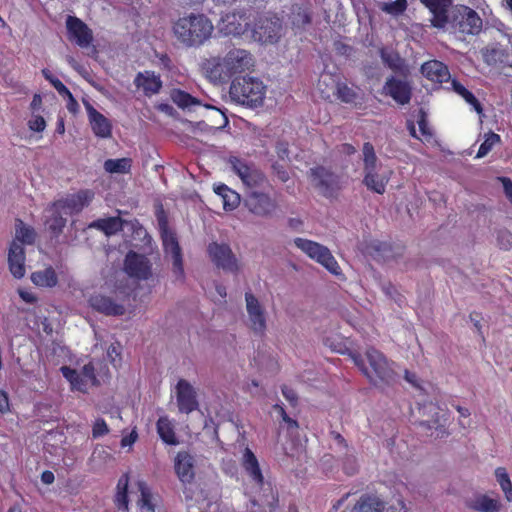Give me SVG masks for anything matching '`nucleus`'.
Masks as SVG:
<instances>
[{
  "mask_svg": "<svg viewBox=\"0 0 512 512\" xmlns=\"http://www.w3.org/2000/svg\"><path fill=\"white\" fill-rule=\"evenodd\" d=\"M242 467L257 486L262 487L264 485V476L260 469V465L257 457L250 448H245L242 457Z\"/></svg>",
  "mask_w": 512,
  "mask_h": 512,
  "instance_id": "27",
  "label": "nucleus"
},
{
  "mask_svg": "<svg viewBox=\"0 0 512 512\" xmlns=\"http://www.w3.org/2000/svg\"><path fill=\"white\" fill-rule=\"evenodd\" d=\"M276 153L279 158L285 159L289 156L288 144L286 142H278L276 145Z\"/></svg>",
  "mask_w": 512,
  "mask_h": 512,
  "instance_id": "61",
  "label": "nucleus"
},
{
  "mask_svg": "<svg viewBox=\"0 0 512 512\" xmlns=\"http://www.w3.org/2000/svg\"><path fill=\"white\" fill-rule=\"evenodd\" d=\"M421 73L428 80L435 83L448 82L451 78L446 64L439 60H429L421 65Z\"/></svg>",
  "mask_w": 512,
  "mask_h": 512,
  "instance_id": "25",
  "label": "nucleus"
},
{
  "mask_svg": "<svg viewBox=\"0 0 512 512\" xmlns=\"http://www.w3.org/2000/svg\"><path fill=\"white\" fill-rule=\"evenodd\" d=\"M226 34L242 35L247 30V24L236 23V15H227L223 19Z\"/></svg>",
  "mask_w": 512,
  "mask_h": 512,
  "instance_id": "46",
  "label": "nucleus"
},
{
  "mask_svg": "<svg viewBox=\"0 0 512 512\" xmlns=\"http://www.w3.org/2000/svg\"><path fill=\"white\" fill-rule=\"evenodd\" d=\"M94 195L92 190L82 189L77 193L69 194L67 197L55 201L54 206L61 207L65 214H77L91 203Z\"/></svg>",
  "mask_w": 512,
  "mask_h": 512,
  "instance_id": "13",
  "label": "nucleus"
},
{
  "mask_svg": "<svg viewBox=\"0 0 512 512\" xmlns=\"http://www.w3.org/2000/svg\"><path fill=\"white\" fill-rule=\"evenodd\" d=\"M207 252L217 268L233 273L239 270L238 259L228 244L211 242L207 247Z\"/></svg>",
  "mask_w": 512,
  "mask_h": 512,
  "instance_id": "9",
  "label": "nucleus"
},
{
  "mask_svg": "<svg viewBox=\"0 0 512 512\" xmlns=\"http://www.w3.org/2000/svg\"><path fill=\"white\" fill-rule=\"evenodd\" d=\"M452 89L460 95L467 103H469L475 111L478 113L482 112V106L481 103L478 101V99L475 97V95L466 89L459 81L456 79H452L451 81Z\"/></svg>",
  "mask_w": 512,
  "mask_h": 512,
  "instance_id": "41",
  "label": "nucleus"
},
{
  "mask_svg": "<svg viewBox=\"0 0 512 512\" xmlns=\"http://www.w3.org/2000/svg\"><path fill=\"white\" fill-rule=\"evenodd\" d=\"M42 74L44 78L50 82V84L56 89V91L60 95L69 93V89L63 84V82L60 79L55 77L49 69L44 68L42 70Z\"/></svg>",
  "mask_w": 512,
  "mask_h": 512,
  "instance_id": "48",
  "label": "nucleus"
},
{
  "mask_svg": "<svg viewBox=\"0 0 512 512\" xmlns=\"http://www.w3.org/2000/svg\"><path fill=\"white\" fill-rule=\"evenodd\" d=\"M227 162L232 171L251 191L267 183L265 174L253 162H248L237 156H229Z\"/></svg>",
  "mask_w": 512,
  "mask_h": 512,
  "instance_id": "8",
  "label": "nucleus"
},
{
  "mask_svg": "<svg viewBox=\"0 0 512 512\" xmlns=\"http://www.w3.org/2000/svg\"><path fill=\"white\" fill-rule=\"evenodd\" d=\"M273 174L283 183L290 179V174L285 165L275 162L272 164Z\"/></svg>",
  "mask_w": 512,
  "mask_h": 512,
  "instance_id": "54",
  "label": "nucleus"
},
{
  "mask_svg": "<svg viewBox=\"0 0 512 512\" xmlns=\"http://www.w3.org/2000/svg\"><path fill=\"white\" fill-rule=\"evenodd\" d=\"M61 96L68 98L67 109L70 112H76L78 109V103L74 98L73 94L69 91L68 94H62Z\"/></svg>",
  "mask_w": 512,
  "mask_h": 512,
  "instance_id": "63",
  "label": "nucleus"
},
{
  "mask_svg": "<svg viewBox=\"0 0 512 512\" xmlns=\"http://www.w3.org/2000/svg\"><path fill=\"white\" fill-rule=\"evenodd\" d=\"M18 294L20 296V298L28 303V304H35L38 300V298L36 297V295H34L32 292H29V291H26V290H22L20 289L18 291Z\"/></svg>",
  "mask_w": 512,
  "mask_h": 512,
  "instance_id": "60",
  "label": "nucleus"
},
{
  "mask_svg": "<svg viewBox=\"0 0 512 512\" xmlns=\"http://www.w3.org/2000/svg\"><path fill=\"white\" fill-rule=\"evenodd\" d=\"M282 394L284 398L292 405L295 406L298 401L297 393L294 389L288 387L287 385H283L281 387Z\"/></svg>",
  "mask_w": 512,
  "mask_h": 512,
  "instance_id": "57",
  "label": "nucleus"
},
{
  "mask_svg": "<svg viewBox=\"0 0 512 512\" xmlns=\"http://www.w3.org/2000/svg\"><path fill=\"white\" fill-rule=\"evenodd\" d=\"M294 244L309 258L325 267L331 274L336 276L341 274L340 266L326 246L300 237L294 239Z\"/></svg>",
  "mask_w": 512,
  "mask_h": 512,
  "instance_id": "6",
  "label": "nucleus"
},
{
  "mask_svg": "<svg viewBox=\"0 0 512 512\" xmlns=\"http://www.w3.org/2000/svg\"><path fill=\"white\" fill-rule=\"evenodd\" d=\"M499 180L503 185L506 197L512 204V180L508 177H500Z\"/></svg>",
  "mask_w": 512,
  "mask_h": 512,
  "instance_id": "58",
  "label": "nucleus"
},
{
  "mask_svg": "<svg viewBox=\"0 0 512 512\" xmlns=\"http://www.w3.org/2000/svg\"><path fill=\"white\" fill-rule=\"evenodd\" d=\"M80 374L83 375V378L87 380V384L91 386H98L100 384L99 380L96 377L95 374V367L92 362H89L85 364L81 371H79Z\"/></svg>",
  "mask_w": 512,
  "mask_h": 512,
  "instance_id": "49",
  "label": "nucleus"
},
{
  "mask_svg": "<svg viewBox=\"0 0 512 512\" xmlns=\"http://www.w3.org/2000/svg\"><path fill=\"white\" fill-rule=\"evenodd\" d=\"M229 95L238 104L257 108L263 105L266 86L260 79L255 77H237L230 85Z\"/></svg>",
  "mask_w": 512,
  "mask_h": 512,
  "instance_id": "4",
  "label": "nucleus"
},
{
  "mask_svg": "<svg viewBox=\"0 0 512 512\" xmlns=\"http://www.w3.org/2000/svg\"><path fill=\"white\" fill-rule=\"evenodd\" d=\"M244 203L251 213L261 217L270 216L277 209L275 199L267 193L256 190L246 193Z\"/></svg>",
  "mask_w": 512,
  "mask_h": 512,
  "instance_id": "11",
  "label": "nucleus"
},
{
  "mask_svg": "<svg viewBox=\"0 0 512 512\" xmlns=\"http://www.w3.org/2000/svg\"><path fill=\"white\" fill-rule=\"evenodd\" d=\"M355 366L374 386H390L393 385L398 378L393 368V362L378 349L368 347L362 355L358 352L350 354Z\"/></svg>",
  "mask_w": 512,
  "mask_h": 512,
  "instance_id": "2",
  "label": "nucleus"
},
{
  "mask_svg": "<svg viewBox=\"0 0 512 512\" xmlns=\"http://www.w3.org/2000/svg\"><path fill=\"white\" fill-rule=\"evenodd\" d=\"M214 192L221 198L223 208L226 211L234 210L240 203L239 194L225 184L216 185Z\"/></svg>",
  "mask_w": 512,
  "mask_h": 512,
  "instance_id": "31",
  "label": "nucleus"
},
{
  "mask_svg": "<svg viewBox=\"0 0 512 512\" xmlns=\"http://www.w3.org/2000/svg\"><path fill=\"white\" fill-rule=\"evenodd\" d=\"M457 26L458 31L462 34L477 35L482 29V19L476 11L469 7H464Z\"/></svg>",
  "mask_w": 512,
  "mask_h": 512,
  "instance_id": "26",
  "label": "nucleus"
},
{
  "mask_svg": "<svg viewBox=\"0 0 512 512\" xmlns=\"http://www.w3.org/2000/svg\"><path fill=\"white\" fill-rule=\"evenodd\" d=\"M367 251L377 261H386L393 257L392 247L387 242L372 241L367 245Z\"/></svg>",
  "mask_w": 512,
  "mask_h": 512,
  "instance_id": "39",
  "label": "nucleus"
},
{
  "mask_svg": "<svg viewBox=\"0 0 512 512\" xmlns=\"http://www.w3.org/2000/svg\"><path fill=\"white\" fill-rule=\"evenodd\" d=\"M177 41L186 48H198L213 35L214 25L204 13H188L179 17L172 25Z\"/></svg>",
  "mask_w": 512,
  "mask_h": 512,
  "instance_id": "3",
  "label": "nucleus"
},
{
  "mask_svg": "<svg viewBox=\"0 0 512 512\" xmlns=\"http://www.w3.org/2000/svg\"><path fill=\"white\" fill-rule=\"evenodd\" d=\"M157 433L161 440L168 445H177L178 439L174 425L167 416H161L156 423Z\"/></svg>",
  "mask_w": 512,
  "mask_h": 512,
  "instance_id": "33",
  "label": "nucleus"
},
{
  "mask_svg": "<svg viewBox=\"0 0 512 512\" xmlns=\"http://www.w3.org/2000/svg\"><path fill=\"white\" fill-rule=\"evenodd\" d=\"M335 94L340 101L347 104L355 103L358 98L357 93L346 83H338Z\"/></svg>",
  "mask_w": 512,
  "mask_h": 512,
  "instance_id": "45",
  "label": "nucleus"
},
{
  "mask_svg": "<svg viewBox=\"0 0 512 512\" xmlns=\"http://www.w3.org/2000/svg\"><path fill=\"white\" fill-rule=\"evenodd\" d=\"M49 211L51 212L50 216L46 219L45 224L48 230L54 235L59 236L65 225L66 218L63 216L64 210L61 207H55L54 202L51 204Z\"/></svg>",
  "mask_w": 512,
  "mask_h": 512,
  "instance_id": "30",
  "label": "nucleus"
},
{
  "mask_svg": "<svg viewBox=\"0 0 512 512\" xmlns=\"http://www.w3.org/2000/svg\"><path fill=\"white\" fill-rule=\"evenodd\" d=\"M174 471L183 485L191 484L196 476V459L188 451H178L174 458Z\"/></svg>",
  "mask_w": 512,
  "mask_h": 512,
  "instance_id": "14",
  "label": "nucleus"
},
{
  "mask_svg": "<svg viewBox=\"0 0 512 512\" xmlns=\"http://www.w3.org/2000/svg\"><path fill=\"white\" fill-rule=\"evenodd\" d=\"M350 512H407V507L402 498L388 506L376 491H367L360 495Z\"/></svg>",
  "mask_w": 512,
  "mask_h": 512,
  "instance_id": "7",
  "label": "nucleus"
},
{
  "mask_svg": "<svg viewBox=\"0 0 512 512\" xmlns=\"http://www.w3.org/2000/svg\"><path fill=\"white\" fill-rule=\"evenodd\" d=\"M66 29L69 39L80 47H88L93 41L92 30L76 16H67Z\"/></svg>",
  "mask_w": 512,
  "mask_h": 512,
  "instance_id": "16",
  "label": "nucleus"
},
{
  "mask_svg": "<svg viewBox=\"0 0 512 512\" xmlns=\"http://www.w3.org/2000/svg\"><path fill=\"white\" fill-rule=\"evenodd\" d=\"M61 373L63 377L70 383L71 390H76L82 393H86L88 390L87 380L83 378V375L79 371L68 366L61 367Z\"/></svg>",
  "mask_w": 512,
  "mask_h": 512,
  "instance_id": "34",
  "label": "nucleus"
},
{
  "mask_svg": "<svg viewBox=\"0 0 512 512\" xmlns=\"http://www.w3.org/2000/svg\"><path fill=\"white\" fill-rule=\"evenodd\" d=\"M363 184L368 190L384 194L390 180V173L381 172V164L377 162L374 146L370 142L363 144Z\"/></svg>",
  "mask_w": 512,
  "mask_h": 512,
  "instance_id": "5",
  "label": "nucleus"
},
{
  "mask_svg": "<svg viewBox=\"0 0 512 512\" xmlns=\"http://www.w3.org/2000/svg\"><path fill=\"white\" fill-rule=\"evenodd\" d=\"M114 504L118 510L128 511L129 497L128 491H116L114 496Z\"/></svg>",
  "mask_w": 512,
  "mask_h": 512,
  "instance_id": "53",
  "label": "nucleus"
},
{
  "mask_svg": "<svg viewBox=\"0 0 512 512\" xmlns=\"http://www.w3.org/2000/svg\"><path fill=\"white\" fill-rule=\"evenodd\" d=\"M124 270L132 278L147 280L151 276V263L146 256L130 251L124 260Z\"/></svg>",
  "mask_w": 512,
  "mask_h": 512,
  "instance_id": "15",
  "label": "nucleus"
},
{
  "mask_svg": "<svg viewBox=\"0 0 512 512\" xmlns=\"http://www.w3.org/2000/svg\"><path fill=\"white\" fill-rule=\"evenodd\" d=\"M138 438L136 431H132L129 435L124 436L121 439V446L126 447L132 445Z\"/></svg>",
  "mask_w": 512,
  "mask_h": 512,
  "instance_id": "64",
  "label": "nucleus"
},
{
  "mask_svg": "<svg viewBox=\"0 0 512 512\" xmlns=\"http://www.w3.org/2000/svg\"><path fill=\"white\" fill-rule=\"evenodd\" d=\"M316 187L325 197H334L341 189L340 176L323 166L311 169Z\"/></svg>",
  "mask_w": 512,
  "mask_h": 512,
  "instance_id": "10",
  "label": "nucleus"
},
{
  "mask_svg": "<svg viewBox=\"0 0 512 512\" xmlns=\"http://www.w3.org/2000/svg\"><path fill=\"white\" fill-rule=\"evenodd\" d=\"M36 240V232L33 227L25 225V223L17 218L15 220V240L22 244L32 245Z\"/></svg>",
  "mask_w": 512,
  "mask_h": 512,
  "instance_id": "36",
  "label": "nucleus"
},
{
  "mask_svg": "<svg viewBox=\"0 0 512 512\" xmlns=\"http://www.w3.org/2000/svg\"><path fill=\"white\" fill-rule=\"evenodd\" d=\"M88 304L94 311L105 316H122L126 312L123 304L117 303L113 298L101 293L91 295Z\"/></svg>",
  "mask_w": 512,
  "mask_h": 512,
  "instance_id": "20",
  "label": "nucleus"
},
{
  "mask_svg": "<svg viewBox=\"0 0 512 512\" xmlns=\"http://www.w3.org/2000/svg\"><path fill=\"white\" fill-rule=\"evenodd\" d=\"M495 476L497 482L499 483L502 491L505 494V498L507 501H512V482L510 480L509 474L507 473L504 467H498L495 470Z\"/></svg>",
  "mask_w": 512,
  "mask_h": 512,
  "instance_id": "43",
  "label": "nucleus"
},
{
  "mask_svg": "<svg viewBox=\"0 0 512 512\" xmlns=\"http://www.w3.org/2000/svg\"><path fill=\"white\" fill-rule=\"evenodd\" d=\"M246 309L250 321V328L259 335H264L266 330L265 311L258 299L251 293H245Z\"/></svg>",
  "mask_w": 512,
  "mask_h": 512,
  "instance_id": "18",
  "label": "nucleus"
},
{
  "mask_svg": "<svg viewBox=\"0 0 512 512\" xmlns=\"http://www.w3.org/2000/svg\"><path fill=\"white\" fill-rule=\"evenodd\" d=\"M132 166L130 158L108 159L104 162V169L109 173H129Z\"/></svg>",
  "mask_w": 512,
  "mask_h": 512,
  "instance_id": "42",
  "label": "nucleus"
},
{
  "mask_svg": "<svg viewBox=\"0 0 512 512\" xmlns=\"http://www.w3.org/2000/svg\"><path fill=\"white\" fill-rule=\"evenodd\" d=\"M91 228L102 231L106 236H111L123 228V221L120 217L100 218L90 224Z\"/></svg>",
  "mask_w": 512,
  "mask_h": 512,
  "instance_id": "32",
  "label": "nucleus"
},
{
  "mask_svg": "<svg viewBox=\"0 0 512 512\" xmlns=\"http://www.w3.org/2000/svg\"><path fill=\"white\" fill-rule=\"evenodd\" d=\"M134 84L138 89H142L145 96L151 97L158 94L163 86L159 75L153 71H144L136 74Z\"/></svg>",
  "mask_w": 512,
  "mask_h": 512,
  "instance_id": "24",
  "label": "nucleus"
},
{
  "mask_svg": "<svg viewBox=\"0 0 512 512\" xmlns=\"http://www.w3.org/2000/svg\"><path fill=\"white\" fill-rule=\"evenodd\" d=\"M432 14L430 24L436 29H445L449 23V9L452 0H420Z\"/></svg>",
  "mask_w": 512,
  "mask_h": 512,
  "instance_id": "17",
  "label": "nucleus"
},
{
  "mask_svg": "<svg viewBox=\"0 0 512 512\" xmlns=\"http://www.w3.org/2000/svg\"><path fill=\"white\" fill-rule=\"evenodd\" d=\"M28 127L32 131L42 132L46 128V121L42 116L36 115L28 121Z\"/></svg>",
  "mask_w": 512,
  "mask_h": 512,
  "instance_id": "56",
  "label": "nucleus"
},
{
  "mask_svg": "<svg viewBox=\"0 0 512 512\" xmlns=\"http://www.w3.org/2000/svg\"><path fill=\"white\" fill-rule=\"evenodd\" d=\"M30 279L34 285L41 288H53L58 284V276L52 266L33 272Z\"/></svg>",
  "mask_w": 512,
  "mask_h": 512,
  "instance_id": "29",
  "label": "nucleus"
},
{
  "mask_svg": "<svg viewBox=\"0 0 512 512\" xmlns=\"http://www.w3.org/2000/svg\"><path fill=\"white\" fill-rule=\"evenodd\" d=\"M8 265L11 274L16 279H21L24 277L26 272L25 250L23 246L16 241H12V243L10 244L8 252Z\"/></svg>",
  "mask_w": 512,
  "mask_h": 512,
  "instance_id": "23",
  "label": "nucleus"
},
{
  "mask_svg": "<svg viewBox=\"0 0 512 512\" xmlns=\"http://www.w3.org/2000/svg\"><path fill=\"white\" fill-rule=\"evenodd\" d=\"M85 108L93 133L99 138H109L112 134V124L109 119L88 102L85 103Z\"/></svg>",
  "mask_w": 512,
  "mask_h": 512,
  "instance_id": "22",
  "label": "nucleus"
},
{
  "mask_svg": "<svg viewBox=\"0 0 512 512\" xmlns=\"http://www.w3.org/2000/svg\"><path fill=\"white\" fill-rule=\"evenodd\" d=\"M172 266H173V274L176 279L183 280L184 279V267H183V259L182 252L172 255Z\"/></svg>",
  "mask_w": 512,
  "mask_h": 512,
  "instance_id": "51",
  "label": "nucleus"
},
{
  "mask_svg": "<svg viewBox=\"0 0 512 512\" xmlns=\"http://www.w3.org/2000/svg\"><path fill=\"white\" fill-rule=\"evenodd\" d=\"M201 66L211 80L226 82L236 74L253 70L255 59L250 51L233 47L223 57L213 56L205 59Z\"/></svg>",
  "mask_w": 512,
  "mask_h": 512,
  "instance_id": "1",
  "label": "nucleus"
},
{
  "mask_svg": "<svg viewBox=\"0 0 512 512\" xmlns=\"http://www.w3.org/2000/svg\"><path fill=\"white\" fill-rule=\"evenodd\" d=\"M176 403L180 413L190 414L199 409L197 392L186 379H179L175 387Z\"/></svg>",
  "mask_w": 512,
  "mask_h": 512,
  "instance_id": "12",
  "label": "nucleus"
},
{
  "mask_svg": "<svg viewBox=\"0 0 512 512\" xmlns=\"http://www.w3.org/2000/svg\"><path fill=\"white\" fill-rule=\"evenodd\" d=\"M170 98L175 105L182 109L199 104V100L197 98L181 89H172Z\"/></svg>",
  "mask_w": 512,
  "mask_h": 512,
  "instance_id": "40",
  "label": "nucleus"
},
{
  "mask_svg": "<svg viewBox=\"0 0 512 512\" xmlns=\"http://www.w3.org/2000/svg\"><path fill=\"white\" fill-rule=\"evenodd\" d=\"M380 57L384 65L395 73H402L405 70L404 59L400 54L393 50L381 48L379 51Z\"/></svg>",
  "mask_w": 512,
  "mask_h": 512,
  "instance_id": "35",
  "label": "nucleus"
},
{
  "mask_svg": "<svg viewBox=\"0 0 512 512\" xmlns=\"http://www.w3.org/2000/svg\"><path fill=\"white\" fill-rule=\"evenodd\" d=\"M417 123L422 137L429 140L432 137V131L428 125L427 115L422 109L419 111Z\"/></svg>",
  "mask_w": 512,
  "mask_h": 512,
  "instance_id": "50",
  "label": "nucleus"
},
{
  "mask_svg": "<svg viewBox=\"0 0 512 512\" xmlns=\"http://www.w3.org/2000/svg\"><path fill=\"white\" fill-rule=\"evenodd\" d=\"M408 7L407 0H395L392 2H383L380 9L392 16H399L403 14Z\"/></svg>",
  "mask_w": 512,
  "mask_h": 512,
  "instance_id": "44",
  "label": "nucleus"
},
{
  "mask_svg": "<svg viewBox=\"0 0 512 512\" xmlns=\"http://www.w3.org/2000/svg\"><path fill=\"white\" fill-rule=\"evenodd\" d=\"M10 411V403L8 394L0 390V413L5 414Z\"/></svg>",
  "mask_w": 512,
  "mask_h": 512,
  "instance_id": "59",
  "label": "nucleus"
},
{
  "mask_svg": "<svg viewBox=\"0 0 512 512\" xmlns=\"http://www.w3.org/2000/svg\"><path fill=\"white\" fill-rule=\"evenodd\" d=\"M383 93L391 97L396 103L406 105L411 100L412 88L407 81L391 76L385 81Z\"/></svg>",
  "mask_w": 512,
  "mask_h": 512,
  "instance_id": "19",
  "label": "nucleus"
},
{
  "mask_svg": "<svg viewBox=\"0 0 512 512\" xmlns=\"http://www.w3.org/2000/svg\"><path fill=\"white\" fill-rule=\"evenodd\" d=\"M109 433V427L103 418H97L92 426L93 438H99Z\"/></svg>",
  "mask_w": 512,
  "mask_h": 512,
  "instance_id": "52",
  "label": "nucleus"
},
{
  "mask_svg": "<svg viewBox=\"0 0 512 512\" xmlns=\"http://www.w3.org/2000/svg\"><path fill=\"white\" fill-rule=\"evenodd\" d=\"M498 142H500V136L493 132L489 133L485 140L481 143L476 157L482 158L486 156L492 150L493 146Z\"/></svg>",
  "mask_w": 512,
  "mask_h": 512,
  "instance_id": "47",
  "label": "nucleus"
},
{
  "mask_svg": "<svg viewBox=\"0 0 512 512\" xmlns=\"http://www.w3.org/2000/svg\"><path fill=\"white\" fill-rule=\"evenodd\" d=\"M159 225L164 252L171 256L181 253V247L176 234L168 228L166 220H159Z\"/></svg>",
  "mask_w": 512,
  "mask_h": 512,
  "instance_id": "28",
  "label": "nucleus"
},
{
  "mask_svg": "<svg viewBox=\"0 0 512 512\" xmlns=\"http://www.w3.org/2000/svg\"><path fill=\"white\" fill-rule=\"evenodd\" d=\"M140 491V499L138 500V507L140 512H155L156 505L153 501V494L144 481L138 482Z\"/></svg>",
  "mask_w": 512,
  "mask_h": 512,
  "instance_id": "38",
  "label": "nucleus"
},
{
  "mask_svg": "<svg viewBox=\"0 0 512 512\" xmlns=\"http://www.w3.org/2000/svg\"><path fill=\"white\" fill-rule=\"evenodd\" d=\"M129 475L123 474L117 482L116 491H128Z\"/></svg>",
  "mask_w": 512,
  "mask_h": 512,
  "instance_id": "62",
  "label": "nucleus"
},
{
  "mask_svg": "<svg viewBox=\"0 0 512 512\" xmlns=\"http://www.w3.org/2000/svg\"><path fill=\"white\" fill-rule=\"evenodd\" d=\"M468 507L478 512H498L500 504L486 495H480L468 503Z\"/></svg>",
  "mask_w": 512,
  "mask_h": 512,
  "instance_id": "37",
  "label": "nucleus"
},
{
  "mask_svg": "<svg viewBox=\"0 0 512 512\" xmlns=\"http://www.w3.org/2000/svg\"><path fill=\"white\" fill-rule=\"evenodd\" d=\"M280 25L277 20L260 15L253 26V36L260 42L273 43L278 38Z\"/></svg>",
  "mask_w": 512,
  "mask_h": 512,
  "instance_id": "21",
  "label": "nucleus"
},
{
  "mask_svg": "<svg viewBox=\"0 0 512 512\" xmlns=\"http://www.w3.org/2000/svg\"><path fill=\"white\" fill-rule=\"evenodd\" d=\"M274 408H275V410L278 411L279 416L281 417V419L285 423H287L289 430H296V429H298V427H299L298 422L295 419H292L291 417H289V415L286 413V411H285L283 406H281L279 404H276L274 406Z\"/></svg>",
  "mask_w": 512,
  "mask_h": 512,
  "instance_id": "55",
  "label": "nucleus"
}]
</instances>
